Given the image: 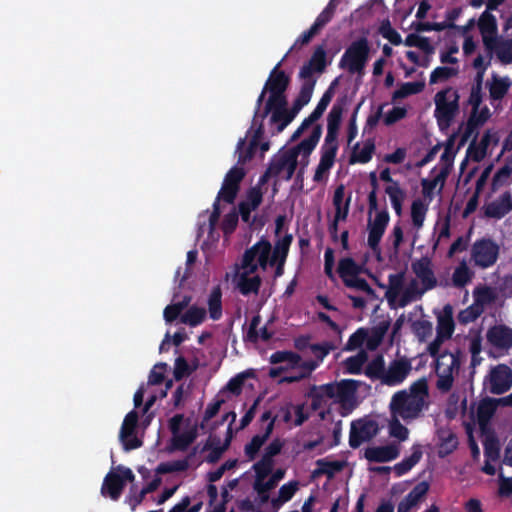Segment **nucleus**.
Listing matches in <instances>:
<instances>
[{"mask_svg": "<svg viewBox=\"0 0 512 512\" xmlns=\"http://www.w3.org/2000/svg\"><path fill=\"white\" fill-rule=\"evenodd\" d=\"M282 446L283 443L279 439L273 440L265 448L261 459L253 465L254 489L257 492L259 509L262 512L278 511L299 489V482L291 481L282 485L277 495L269 496V491L277 486L286 473L284 468L274 470V458L280 453Z\"/></svg>", "mask_w": 512, "mask_h": 512, "instance_id": "nucleus-1", "label": "nucleus"}, {"mask_svg": "<svg viewBox=\"0 0 512 512\" xmlns=\"http://www.w3.org/2000/svg\"><path fill=\"white\" fill-rule=\"evenodd\" d=\"M272 253L271 244L264 239L245 251L234 275V282L242 294L258 292L261 285L260 273L266 270Z\"/></svg>", "mask_w": 512, "mask_h": 512, "instance_id": "nucleus-2", "label": "nucleus"}, {"mask_svg": "<svg viewBox=\"0 0 512 512\" xmlns=\"http://www.w3.org/2000/svg\"><path fill=\"white\" fill-rule=\"evenodd\" d=\"M288 77L284 72L278 70V66L271 72L265 87L258 98L261 103L268 93V99L265 104L263 117L271 113V121L278 124L277 131L281 132L293 120L294 113H290L286 108V97L284 92L288 85Z\"/></svg>", "mask_w": 512, "mask_h": 512, "instance_id": "nucleus-3", "label": "nucleus"}, {"mask_svg": "<svg viewBox=\"0 0 512 512\" xmlns=\"http://www.w3.org/2000/svg\"><path fill=\"white\" fill-rule=\"evenodd\" d=\"M321 136V128L314 127L308 138L299 145L283 152L268 168L260 182L265 183L267 176H279L289 180L293 176L298 165L306 167L308 158Z\"/></svg>", "mask_w": 512, "mask_h": 512, "instance_id": "nucleus-4", "label": "nucleus"}, {"mask_svg": "<svg viewBox=\"0 0 512 512\" xmlns=\"http://www.w3.org/2000/svg\"><path fill=\"white\" fill-rule=\"evenodd\" d=\"M429 394L425 379H419L408 389L396 392L390 401L391 415L400 416L404 421L418 418L428 407Z\"/></svg>", "mask_w": 512, "mask_h": 512, "instance_id": "nucleus-5", "label": "nucleus"}, {"mask_svg": "<svg viewBox=\"0 0 512 512\" xmlns=\"http://www.w3.org/2000/svg\"><path fill=\"white\" fill-rule=\"evenodd\" d=\"M471 111L466 122H462L457 132L451 136V140L458 139L459 145H464L470 138L476 137L478 129L482 127L492 116L487 105L482 104V88L473 86L468 98Z\"/></svg>", "mask_w": 512, "mask_h": 512, "instance_id": "nucleus-6", "label": "nucleus"}, {"mask_svg": "<svg viewBox=\"0 0 512 512\" xmlns=\"http://www.w3.org/2000/svg\"><path fill=\"white\" fill-rule=\"evenodd\" d=\"M270 361L273 364H279L276 368H271L269 375L273 378L280 376L281 373L291 371L293 374L283 377L280 382H298L308 377L316 369L318 363L315 361H304L300 355L288 352L278 351L271 355Z\"/></svg>", "mask_w": 512, "mask_h": 512, "instance_id": "nucleus-7", "label": "nucleus"}, {"mask_svg": "<svg viewBox=\"0 0 512 512\" xmlns=\"http://www.w3.org/2000/svg\"><path fill=\"white\" fill-rule=\"evenodd\" d=\"M423 296L416 282L404 273L389 276L385 297L392 309L404 308Z\"/></svg>", "mask_w": 512, "mask_h": 512, "instance_id": "nucleus-8", "label": "nucleus"}, {"mask_svg": "<svg viewBox=\"0 0 512 512\" xmlns=\"http://www.w3.org/2000/svg\"><path fill=\"white\" fill-rule=\"evenodd\" d=\"M356 390L357 381L355 380H342L337 383L327 384L321 387L319 394L314 396L313 408H317L316 399L319 396H326L339 403L346 412H349L356 405Z\"/></svg>", "mask_w": 512, "mask_h": 512, "instance_id": "nucleus-9", "label": "nucleus"}, {"mask_svg": "<svg viewBox=\"0 0 512 512\" xmlns=\"http://www.w3.org/2000/svg\"><path fill=\"white\" fill-rule=\"evenodd\" d=\"M435 117L441 129H447L459 113V94L448 88L434 96Z\"/></svg>", "mask_w": 512, "mask_h": 512, "instance_id": "nucleus-10", "label": "nucleus"}, {"mask_svg": "<svg viewBox=\"0 0 512 512\" xmlns=\"http://www.w3.org/2000/svg\"><path fill=\"white\" fill-rule=\"evenodd\" d=\"M461 358L459 353L443 352L437 359L435 364V372L437 375V388L442 392H448L459 375Z\"/></svg>", "mask_w": 512, "mask_h": 512, "instance_id": "nucleus-11", "label": "nucleus"}, {"mask_svg": "<svg viewBox=\"0 0 512 512\" xmlns=\"http://www.w3.org/2000/svg\"><path fill=\"white\" fill-rule=\"evenodd\" d=\"M370 44L366 38L353 41L340 60V66L352 74H363L369 60Z\"/></svg>", "mask_w": 512, "mask_h": 512, "instance_id": "nucleus-12", "label": "nucleus"}, {"mask_svg": "<svg viewBox=\"0 0 512 512\" xmlns=\"http://www.w3.org/2000/svg\"><path fill=\"white\" fill-rule=\"evenodd\" d=\"M269 142L263 139V127L260 123L257 127L254 125L246 133L245 137L237 144L236 153L238 155V164H245L250 161L259 148L263 155L269 150Z\"/></svg>", "mask_w": 512, "mask_h": 512, "instance_id": "nucleus-13", "label": "nucleus"}, {"mask_svg": "<svg viewBox=\"0 0 512 512\" xmlns=\"http://www.w3.org/2000/svg\"><path fill=\"white\" fill-rule=\"evenodd\" d=\"M436 338L428 345L427 350L430 355L436 356L441 345L451 338L455 323L453 319V308L447 304L437 314Z\"/></svg>", "mask_w": 512, "mask_h": 512, "instance_id": "nucleus-14", "label": "nucleus"}, {"mask_svg": "<svg viewBox=\"0 0 512 512\" xmlns=\"http://www.w3.org/2000/svg\"><path fill=\"white\" fill-rule=\"evenodd\" d=\"M172 433L173 446L176 449H185L196 438V425L184 419L182 415H175L169 421Z\"/></svg>", "mask_w": 512, "mask_h": 512, "instance_id": "nucleus-15", "label": "nucleus"}, {"mask_svg": "<svg viewBox=\"0 0 512 512\" xmlns=\"http://www.w3.org/2000/svg\"><path fill=\"white\" fill-rule=\"evenodd\" d=\"M411 271L413 275L409 276L416 282L423 295L437 286L433 264L428 257L414 260L411 263Z\"/></svg>", "mask_w": 512, "mask_h": 512, "instance_id": "nucleus-16", "label": "nucleus"}, {"mask_svg": "<svg viewBox=\"0 0 512 512\" xmlns=\"http://www.w3.org/2000/svg\"><path fill=\"white\" fill-rule=\"evenodd\" d=\"M361 267L351 258H344L339 262L338 272L344 283L355 290L361 291L373 298L374 292L368 283L358 275Z\"/></svg>", "mask_w": 512, "mask_h": 512, "instance_id": "nucleus-17", "label": "nucleus"}, {"mask_svg": "<svg viewBox=\"0 0 512 512\" xmlns=\"http://www.w3.org/2000/svg\"><path fill=\"white\" fill-rule=\"evenodd\" d=\"M134 478L131 469L117 466L106 475L101 489L102 494L115 500L120 496L125 484L132 482Z\"/></svg>", "mask_w": 512, "mask_h": 512, "instance_id": "nucleus-18", "label": "nucleus"}, {"mask_svg": "<svg viewBox=\"0 0 512 512\" xmlns=\"http://www.w3.org/2000/svg\"><path fill=\"white\" fill-rule=\"evenodd\" d=\"M390 216L387 211H378L374 218H369L367 223V245L376 254H380V241L389 223Z\"/></svg>", "mask_w": 512, "mask_h": 512, "instance_id": "nucleus-19", "label": "nucleus"}, {"mask_svg": "<svg viewBox=\"0 0 512 512\" xmlns=\"http://www.w3.org/2000/svg\"><path fill=\"white\" fill-rule=\"evenodd\" d=\"M244 164H236L226 174L217 200L232 203L239 191L241 181L246 175Z\"/></svg>", "mask_w": 512, "mask_h": 512, "instance_id": "nucleus-20", "label": "nucleus"}, {"mask_svg": "<svg viewBox=\"0 0 512 512\" xmlns=\"http://www.w3.org/2000/svg\"><path fill=\"white\" fill-rule=\"evenodd\" d=\"M489 391L493 394H502L512 386V370L504 364L493 367L485 381Z\"/></svg>", "mask_w": 512, "mask_h": 512, "instance_id": "nucleus-21", "label": "nucleus"}, {"mask_svg": "<svg viewBox=\"0 0 512 512\" xmlns=\"http://www.w3.org/2000/svg\"><path fill=\"white\" fill-rule=\"evenodd\" d=\"M378 423L369 418L359 419L352 422L349 442L352 447H358L377 435Z\"/></svg>", "mask_w": 512, "mask_h": 512, "instance_id": "nucleus-22", "label": "nucleus"}, {"mask_svg": "<svg viewBox=\"0 0 512 512\" xmlns=\"http://www.w3.org/2000/svg\"><path fill=\"white\" fill-rule=\"evenodd\" d=\"M411 363L406 358L391 361L383 375V384L395 386L401 384L411 372Z\"/></svg>", "mask_w": 512, "mask_h": 512, "instance_id": "nucleus-23", "label": "nucleus"}, {"mask_svg": "<svg viewBox=\"0 0 512 512\" xmlns=\"http://www.w3.org/2000/svg\"><path fill=\"white\" fill-rule=\"evenodd\" d=\"M499 405L512 406V393L500 399L487 398L479 403L477 409V419L483 432L487 430V424L495 414Z\"/></svg>", "mask_w": 512, "mask_h": 512, "instance_id": "nucleus-24", "label": "nucleus"}, {"mask_svg": "<svg viewBox=\"0 0 512 512\" xmlns=\"http://www.w3.org/2000/svg\"><path fill=\"white\" fill-rule=\"evenodd\" d=\"M498 256V247L489 240L477 241L472 248V259L475 264L486 268L492 265Z\"/></svg>", "mask_w": 512, "mask_h": 512, "instance_id": "nucleus-25", "label": "nucleus"}, {"mask_svg": "<svg viewBox=\"0 0 512 512\" xmlns=\"http://www.w3.org/2000/svg\"><path fill=\"white\" fill-rule=\"evenodd\" d=\"M498 140L497 132L491 129L483 133L479 142H476L475 137H473V141L468 149L469 157L476 162L483 160L488 154L490 147L497 145Z\"/></svg>", "mask_w": 512, "mask_h": 512, "instance_id": "nucleus-26", "label": "nucleus"}, {"mask_svg": "<svg viewBox=\"0 0 512 512\" xmlns=\"http://www.w3.org/2000/svg\"><path fill=\"white\" fill-rule=\"evenodd\" d=\"M338 145L324 144L321 150L319 164L316 167L313 181L325 183L328 179L329 171L334 165Z\"/></svg>", "mask_w": 512, "mask_h": 512, "instance_id": "nucleus-27", "label": "nucleus"}, {"mask_svg": "<svg viewBox=\"0 0 512 512\" xmlns=\"http://www.w3.org/2000/svg\"><path fill=\"white\" fill-rule=\"evenodd\" d=\"M138 423V415L136 412H129L122 424L120 431V440L126 450L136 449L141 446L142 442L136 436V427Z\"/></svg>", "mask_w": 512, "mask_h": 512, "instance_id": "nucleus-28", "label": "nucleus"}, {"mask_svg": "<svg viewBox=\"0 0 512 512\" xmlns=\"http://www.w3.org/2000/svg\"><path fill=\"white\" fill-rule=\"evenodd\" d=\"M478 28L480 30L482 41L485 47H490L497 38L498 26L496 17L491 10L486 9L478 20Z\"/></svg>", "mask_w": 512, "mask_h": 512, "instance_id": "nucleus-29", "label": "nucleus"}, {"mask_svg": "<svg viewBox=\"0 0 512 512\" xmlns=\"http://www.w3.org/2000/svg\"><path fill=\"white\" fill-rule=\"evenodd\" d=\"M263 199V191L260 185L251 187L247 190L243 200L239 204V212L243 221H250L251 212L255 211Z\"/></svg>", "mask_w": 512, "mask_h": 512, "instance_id": "nucleus-30", "label": "nucleus"}, {"mask_svg": "<svg viewBox=\"0 0 512 512\" xmlns=\"http://www.w3.org/2000/svg\"><path fill=\"white\" fill-rule=\"evenodd\" d=\"M365 458L371 462H389L400 455V446L390 443L385 446H372L365 450Z\"/></svg>", "mask_w": 512, "mask_h": 512, "instance_id": "nucleus-31", "label": "nucleus"}, {"mask_svg": "<svg viewBox=\"0 0 512 512\" xmlns=\"http://www.w3.org/2000/svg\"><path fill=\"white\" fill-rule=\"evenodd\" d=\"M430 203L431 201H428L421 197L414 199L411 203L410 218L412 228L415 231L413 243L416 241L418 237L419 230L424 226V222L426 219Z\"/></svg>", "mask_w": 512, "mask_h": 512, "instance_id": "nucleus-32", "label": "nucleus"}, {"mask_svg": "<svg viewBox=\"0 0 512 512\" xmlns=\"http://www.w3.org/2000/svg\"><path fill=\"white\" fill-rule=\"evenodd\" d=\"M510 85L511 83L508 78H502L497 75H493L491 79L486 81L485 86L489 91V98L495 109L498 108L497 102L507 94Z\"/></svg>", "mask_w": 512, "mask_h": 512, "instance_id": "nucleus-33", "label": "nucleus"}, {"mask_svg": "<svg viewBox=\"0 0 512 512\" xmlns=\"http://www.w3.org/2000/svg\"><path fill=\"white\" fill-rule=\"evenodd\" d=\"M286 423L299 426L309 417V409L305 405H287L282 407L277 415Z\"/></svg>", "mask_w": 512, "mask_h": 512, "instance_id": "nucleus-34", "label": "nucleus"}, {"mask_svg": "<svg viewBox=\"0 0 512 512\" xmlns=\"http://www.w3.org/2000/svg\"><path fill=\"white\" fill-rule=\"evenodd\" d=\"M428 490L429 485L427 482L417 484L399 503L397 512H410L413 508L417 507L422 500H424Z\"/></svg>", "mask_w": 512, "mask_h": 512, "instance_id": "nucleus-35", "label": "nucleus"}, {"mask_svg": "<svg viewBox=\"0 0 512 512\" xmlns=\"http://www.w3.org/2000/svg\"><path fill=\"white\" fill-rule=\"evenodd\" d=\"M291 235H286L282 239L278 240L272 253L269 265L276 264L275 276H281L283 274V266L288 254L289 246L291 244Z\"/></svg>", "mask_w": 512, "mask_h": 512, "instance_id": "nucleus-36", "label": "nucleus"}, {"mask_svg": "<svg viewBox=\"0 0 512 512\" xmlns=\"http://www.w3.org/2000/svg\"><path fill=\"white\" fill-rule=\"evenodd\" d=\"M326 67V53L322 47H317L309 60L300 71L302 78L312 79L314 73H322Z\"/></svg>", "mask_w": 512, "mask_h": 512, "instance_id": "nucleus-37", "label": "nucleus"}, {"mask_svg": "<svg viewBox=\"0 0 512 512\" xmlns=\"http://www.w3.org/2000/svg\"><path fill=\"white\" fill-rule=\"evenodd\" d=\"M512 211V196L509 192L502 194L499 198L489 203L485 208L488 217L500 219Z\"/></svg>", "mask_w": 512, "mask_h": 512, "instance_id": "nucleus-38", "label": "nucleus"}, {"mask_svg": "<svg viewBox=\"0 0 512 512\" xmlns=\"http://www.w3.org/2000/svg\"><path fill=\"white\" fill-rule=\"evenodd\" d=\"M448 170L447 168H443L439 173L433 176L431 179H422V197L428 201H432L434 197V191L437 190L438 193L441 192L445 179L447 177Z\"/></svg>", "mask_w": 512, "mask_h": 512, "instance_id": "nucleus-39", "label": "nucleus"}, {"mask_svg": "<svg viewBox=\"0 0 512 512\" xmlns=\"http://www.w3.org/2000/svg\"><path fill=\"white\" fill-rule=\"evenodd\" d=\"M488 342L496 348H508L512 344V332L509 328L498 325L494 326L487 332Z\"/></svg>", "mask_w": 512, "mask_h": 512, "instance_id": "nucleus-40", "label": "nucleus"}, {"mask_svg": "<svg viewBox=\"0 0 512 512\" xmlns=\"http://www.w3.org/2000/svg\"><path fill=\"white\" fill-rule=\"evenodd\" d=\"M272 430L273 422L270 421L261 433L255 435L251 441L245 445L244 452L248 459L253 460L257 456L260 449L269 438Z\"/></svg>", "mask_w": 512, "mask_h": 512, "instance_id": "nucleus-41", "label": "nucleus"}, {"mask_svg": "<svg viewBox=\"0 0 512 512\" xmlns=\"http://www.w3.org/2000/svg\"><path fill=\"white\" fill-rule=\"evenodd\" d=\"M486 49L494 53L502 63H512V40L497 37L495 42Z\"/></svg>", "mask_w": 512, "mask_h": 512, "instance_id": "nucleus-42", "label": "nucleus"}, {"mask_svg": "<svg viewBox=\"0 0 512 512\" xmlns=\"http://www.w3.org/2000/svg\"><path fill=\"white\" fill-rule=\"evenodd\" d=\"M342 108L333 106L328 115L327 135L324 144L338 145L336 141L337 131L341 122Z\"/></svg>", "mask_w": 512, "mask_h": 512, "instance_id": "nucleus-43", "label": "nucleus"}, {"mask_svg": "<svg viewBox=\"0 0 512 512\" xmlns=\"http://www.w3.org/2000/svg\"><path fill=\"white\" fill-rule=\"evenodd\" d=\"M385 193L389 196L392 207L397 215L402 214L403 204L406 199V191L401 188L399 183H391L385 187Z\"/></svg>", "mask_w": 512, "mask_h": 512, "instance_id": "nucleus-44", "label": "nucleus"}, {"mask_svg": "<svg viewBox=\"0 0 512 512\" xmlns=\"http://www.w3.org/2000/svg\"><path fill=\"white\" fill-rule=\"evenodd\" d=\"M206 315L205 308L192 305L181 315L180 322L195 327L204 322Z\"/></svg>", "mask_w": 512, "mask_h": 512, "instance_id": "nucleus-45", "label": "nucleus"}, {"mask_svg": "<svg viewBox=\"0 0 512 512\" xmlns=\"http://www.w3.org/2000/svg\"><path fill=\"white\" fill-rule=\"evenodd\" d=\"M304 79L305 81L302 85L301 91L297 99L295 100L294 107L291 111L289 110L290 113H294V116L299 112V110L302 107L308 104L314 90L315 80L309 78Z\"/></svg>", "mask_w": 512, "mask_h": 512, "instance_id": "nucleus-46", "label": "nucleus"}, {"mask_svg": "<svg viewBox=\"0 0 512 512\" xmlns=\"http://www.w3.org/2000/svg\"><path fill=\"white\" fill-rule=\"evenodd\" d=\"M222 292L220 287H214L207 300L208 313L212 320H219L222 317Z\"/></svg>", "mask_w": 512, "mask_h": 512, "instance_id": "nucleus-47", "label": "nucleus"}, {"mask_svg": "<svg viewBox=\"0 0 512 512\" xmlns=\"http://www.w3.org/2000/svg\"><path fill=\"white\" fill-rule=\"evenodd\" d=\"M421 457L422 451L420 447L414 446L411 456L396 464L392 469L395 471L397 476H402L411 470L420 461Z\"/></svg>", "mask_w": 512, "mask_h": 512, "instance_id": "nucleus-48", "label": "nucleus"}, {"mask_svg": "<svg viewBox=\"0 0 512 512\" xmlns=\"http://www.w3.org/2000/svg\"><path fill=\"white\" fill-rule=\"evenodd\" d=\"M495 299L494 291L488 287H480L474 291V306L482 312Z\"/></svg>", "mask_w": 512, "mask_h": 512, "instance_id": "nucleus-49", "label": "nucleus"}, {"mask_svg": "<svg viewBox=\"0 0 512 512\" xmlns=\"http://www.w3.org/2000/svg\"><path fill=\"white\" fill-rule=\"evenodd\" d=\"M367 361V353L364 350L359 351L356 355L347 358L343 363V368L346 373L358 374L362 366Z\"/></svg>", "mask_w": 512, "mask_h": 512, "instance_id": "nucleus-50", "label": "nucleus"}, {"mask_svg": "<svg viewBox=\"0 0 512 512\" xmlns=\"http://www.w3.org/2000/svg\"><path fill=\"white\" fill-rule=\"evenodd\" d=\"M424 85L420 82H407L400 85L392 94L393 102L399 99L406 98L410 95L417 94L422 91Z\"/></svg>", "mask_w": 512, "mask_h": 512, "instance_id": "nucleus-51", "label": "nucleus"}, {"mask_svg": "<svg viewBox=\"0 0 512 512\" xmlns=\"http://www.w3.org/2000/svg\"><path fill=\"white\" fill-rule=\"evenodd\" d=\"M400 416L391 415V419L389 421V435L393 438L398 439L399 441H405L408 439L409 430L401 424Z\"/></svg>", "mask_w": 512, "mask_h": 512, "instance_id": "nucleus-52", "label": "nucleus"}, {"mask_svg": "<svg viewBox=\"0 0 512 512\" xmlns=\"http://www.w3.org/2000/svg\"><path fill=\"white\" fill-rule=\"evenodd\" d=\"M261 324V318L259 315L254 316L249 325L247 337L251 341H257L258 339L267 340L269 335L266 332L265 327H259Z\"/></svg>", "mask_w": 512, "mask_h": 512, "instance_id": "nucleus-53", "label": "nucleus"}, {"mask_svg": "<svg viewBox=\"0 0 512 512\" xmlns=\"http://www.w3.org/2000/svg\"><path fill=\"white\" fill-rule=\"evenodd\" d=\"M374 145L370 142L364 143L362 146H356L354 148L351 161L358 163H367L373 154Z\"/></svg>", "mask_w": 512, "mask_h": 512, "instance_id": "nucleus-54", "label": "nucleus"}, {"mask_svg": "<svg viewBox=\"0 0 512 512\" xmlns=\"http://www.w3.org/2000/svg\"><path fill=\"white\" fill-rule=\"evenodd\" d=\"M512 176V166L505 165L497 171L492 180V189L498 190L501 187L509 185Z\"/></svg>", "mask_w": 512, "mask_h": 512, "instance_id": "nucleus-55", "label": "nucleus"}, {"mask_svg": "<svg viewBox=\"0 0 512 512\" xmlns=\"http://www.w3.org/2000/svg\"><path fill=\"white\" fill-rule=\"evenodd\" d=\"M386 370L384 360L381 356L373 359L366 367L365 374L370 378L379 379L383 382V375Z\"/></svg>", "mask_w": 512, "mask_h": 512, "instance_id": "nucleus-56", "label": "nucleus"}, {"mask_svg": "<svg viewBox=\"0 0 512 512\" xmlns=\"http://www.w3.org/2000/svg\"><path fill=\"white\" fill-rule=\"evenodd\" d=\"M472 273L465 263L460 264L452 275L453 285L463 287L471 281Z\"/></svg>", "mask_w": 512, "mask_h": 512, "instance_id": "nucleus-57", "label": "nucleus"}, {"mask_svg": "<svg viewBox=\"0 0 512 512\" xmlns=\"http://www.w3.org/2000/svg\"><path fill=\"white\" fill-rule=\"evenodd\" d=\"M413 330L420 341H426L433 334V324L425 319L413 323Z\"/></svg>", "mask_w": 512, "mask_h": 512, "instance_id": "nucleus-58", "label": "nucleus"}, {"mask_svg": "<svg viewBox=\"0 0 512 512\" xmlns=\"http://www.w3.org/2000/svg\"><path fill=\"white\" fill-rule=\"evenodd\" d=\"M227 446L228 440H226L223 445H220V443L216 440L215 437L210 436L205 446L207 450H210V453L207 456L208 461H216L220 457L222 452L227 448Z\"/></svg>", "mask_w": 512, "mask_h": 512, "instance_id": "nucleus-59", "label": "nucleus"}, {"mask_svg": "<svg viewBox=\"0 0 512 512\" xmlns=\"http://www.w3.org/2000/svg\"><path fill=\"white\" fill-rule=\"evenodd\" d=\"M336 10V3L331 0L326 8L319 14L312 25L318 32L332 19Z\"/></svg>", "mask_w": 512, "mask_h": 512, "instance_id": "nucleus-60", "label": "nucleus"}, {"mask_svg": "<svg viewBox=\"0 0 512 512\" xmlns=\"http://www.w3.org/2000/svg\"><path fill=\"white\" fill-rule=\"evenodd\" d=\"M167 372V364L165 363H158L156 364L150 374L148 379V384L151 385H158L164 381L165 374Z\"/></svg>", "mask_w": 512, "mask_h": 512, "instance_id": "nucleus-61", "label": "nucleus"}, {"mask_svg": "<svg viewBox=\"0 0 512 512\" xmlns=\"http://www.w3.org/2000/svg\"><path fill=\"white\" fill-rule=\"evenodd\" d=\"M381 35L394 45H400L402 43L401 35L391 27L389 22L383 23L380 27Z\"/></svg>", "mask_w": 512, "mask_h": 512, "instance_id": "nucleus-62", "label": "nucleus"}, {"mask_svg": "<svg viewBox=\"0 0 512 512\" xmlns=\"http://www.w3.org/2000/svg\"><path fill=\"white\" fill-rule=\"evenodd\" d=\"M367 338V331L364 329H359L349 338L346 349L347 350H356L363 345H365V340Z\"/></svg>", "mask_w": 512, "mask_h": 512, "instance_id": "nucleus-63", "label": "nucleus"}, {"mask_svg": "<svg viewBox=\"0 0 512 512\" xmlns=\"http://www.w3.org/2000/svg\"><path fill=\"white\" fill-rule=\"evenodd\" d=\"M456 74V70L450 67H437L430 75V83L444 81Z\"/></svg>", "mask_w": 512, "mask_h": 512, "instance_id": "nucleus-64", "label": "nucleus"}]
</instances>
